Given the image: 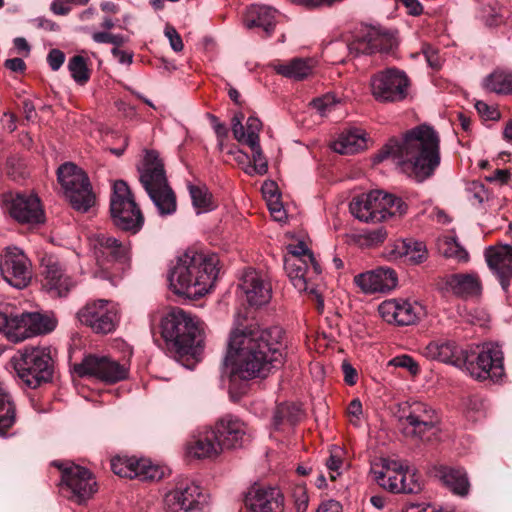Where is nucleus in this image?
I'll use <instances>...</instances> for the list:
<instances>
[{
    "mask_svg": "<svg viewBox=\"0 0 512 512\" xmlns=\"http://www.w3.org/2000/svg\"><path fill=\"white\" fill-rule=\"evenodd\" d=\"M285 332L279 326L246 327L231 331L226 362L232 360L231 376L242 380L265 378L284 363Z\"/></svg>",
    "mask_w": 512,
    "mask_h": 512,
    "instance_id": "nucleus-1",
    "label": "nucleus"
},
{
    "mask_svg": "<svg viewBox=\"0 0 512 512\" xmlns=\"http://www.w3.org/2000/svg\"><path fill=\"white\" fill-rule=\"evenodd\" d=\"M218 262L215 254L188 249L170 268L168 274L170 289L175 294L187 298L205 295L217 278Z\"/></svg>",
    "mask_w": 512,
    "mask_h": 512,
    "instance_id": "nucleus-2",
    "label": "nucleus"
},
{
    "mask_svg": "<svg viewBox=\"0 0 512 512\" xmlns=\"http://www.w3.org/2000/svg\"><path fill=\"white\" fill-rule=\"evenodd\" d=\"M440 160V137L430 125L421 124L406 131L402 139L391 137L374 160Z\"/></svg>",
    "mask_w": 512,
    "mask_h": 512,
    "instance_id": "nucleus-3",
    "label": "nucleus"
},
{
    "mask_svg": "<svg viewBox=\"0 0 512 512\" xmlns=\"http://www.w3.org/2000/svg\"><path fill=\"white\" fill-rule=\"evenodd\" d=\"M161 335L175 359L194 355L201 339L198 321L181 308H172L161 319Z\"/></svg>",
    "mask_w": 512,
    "mask_h": 512,
    "instance_id": "nucleus-4",
    "label": "nucleus"
},
{
    "mask_svg": "<svg viewBox=\"0 0 512 512\" xmlns=\"http://www.w3.org/2000/svg\"><path fill=\"white\" fill-rule=\"evenodd\" d=\"M57 319L52 314L34 312L17 313L0 306V333L13 343L52 332Z\"/></svg>",
    "mask_w": 512,
    "mask_h": 512,
    "instance_id": "nucleus-5",
    "label": "nucleus"
},
{
    "mask_svg": "<svg viewBox=\"0 0 512 512\" xmlns=\"http://www.w3.org/2000/svg\"><path fill=\"white\" fill-rule=\"evenodd\" d=\"M13 367L23 383L32 389L52 380L54 361L51 348L27 346L12 358Z\"/></svg>",
    "mask_w": 512,
    "mask_h": 512,
    "instance_id": "nucleus-6",
    "label": "nucleus"
},
{
    "mask_svg": "<svg viewBox=\"0 0 512 512\" xmlns=\"http://www.w3.org/2000/svg\"><path fill=\"white\" fill-rule=\"evenodd\" d=\"M110 214L114 226L131 234L138 233L144 225L143 213L135 202L129 186L123 180H117L113 184Z\"/></svg>",
    "mask_w": 512,
    "mask_h": 512,
    "instance_id": "nucleus-7",
    "label": "nucleus"
},
{
    "mask_svg": "<svg viewBox=\"0 0 512 512\" xmlns=\"http://www.w3.org/2000/svg\"><path fill=\"white\" fill-rule=\"evenodd\" d=\"M287 250L284 269L293 286L299 292L316 293L310 283L315 276L321 274L322 269L312 251L302 241L288 245Z\"/></svg>",
    "mask_w": 512,
    "mask_h": 512,
    "instance_id": "nucleus-8",
    "label": "nucleus"
},
{
    "mask_svg": "<svg viewBox=\"0 0 512 512\" xmlns=\"http://www.w3.org/2000/svg\"><path fill=\"white\" fill-rule=\"evenodd\" d=\"M57 178L70 205L85 213L95 204V195L85 171L74 162H64L57 169Z\"/></svg>",
    "mask_w": 512,
    "mask_h": 512,
    "instance_id": "nucleus-9",
    "label": "nucleus"
},
{
    "mask_svg": "<svg viewBox=\"0 0 512 512\" xmlns=\"http://www.w3.org/2000/svg\"><path fill=\"white\" fill-rule=\"evenodd\" d=\"M393 43V34L387 29L375 25H361L349 44L343 42L331 43L326 48V53L330 54L341 50L348 51L350 56L357 57L387 51L393 46Z\"/></svg>",
    "mask_w": 512,
    "mask_h": 512,
    "instance_id": "nucleus-10",
    "label": "nucleus"
},
{
    "mask_svg": "<svg viewBox=\"0 0 512 512\" xmlns=\"http://www.w3.org/2000/svg\"><path fill=\"white\" fill-rule=\"evenodd\" d=\"M371 474L379 486L392 493L416 494L422 489L416 474L396 460L380 459L372 465Z\"/></svg>",
    "mask_w": 512,
    "mask_h": 512,
    "instance_id": "nucleus-11",
    "label": "nucleus"
},
{
    "mask_svg": "<svg viewBox=\"0 0 512 512\" xmlns=\"http://www.w3.org/2000/svg\"><path fill=\"white\" fill-rule=\"evenodd\" d=\"M53 465L61 471L60 489L69 500L83 504L97 492L95 476L86 467L57 461Z\"/></svg>",
    "mask_w": 512,
    "mask_h": 512,
    "instance_id": "nucleus-12",
    "label": "nucleus"
},
{
    "mask_svg": "<svg viewBox=\"0 0 512 512\" xmlns=\"http://www.w3.org/2000/svg\"><path fill=\"white\" fill-rule=\"evenodd\" d=\"M465 370L477 380L497 381L505 375L502 347L494 342L483 343L478 353L469 351Z\"/></svg>",
    "mask_w": 512,
    "mask_h": 512,
    "instance_id": "nucleus-13",
    "label": "nucleus"
},
{
    "mask_svg": "<svg viewBox=\"0 0 512 512\" xmlns=\"http://www.w3.org/2000/svg\"><path fill=\"white\" fill-rule=\"evenodd\" d=\"M77 318L95 334L106 335L116 330L120 314L116 304L100 299L86 303L77 312Z\"/></svg>",
    "mask_w": 512,
    "mask_h": 512,
    "instance_id": "nucleus-14",
    "label": "nucleus"
},
{
    "mask_svg": "<svg viewBox=\"0 0 512 512\" xmlns=\"http://www.w3.org/2000/svg\"><path fill=\"white\" fill-rule=\"evenodd\" d=\"M373 97L379 102H398L408 94L409 80L406 74L389 68L375 74L370 81Z\"/></svg>",
    "mask_w": 512,
    "mask_h": 512,
    "instance_id": "nucleus-15",
    "label": "nucleus"
},
{
    "mask_svg": "<svg viewBox=\"0 0 512 512\" xmlns=\"http://www.w3.org/2000/svg\"><path fill=\"white\" fill-rule=\"evenodd\" d=\"M0 203L19 223L36 224L44 221L40 200L34 194L9 191L1 195Z\"/></svg>",
    "mask_w": 512,
    "mask_h": 512,
    "instance_id": "nucleus-16",
    "label": "nucleus"
},
{
    "mask_svg": "<svg viewBox=\"0 0 512 512\" xmlns=\"http://www.w3.org/2000/svg\"><path fill=\"white\" fill-rule=\"evenodd\" d=\"M0 273L8 284L22 289L32 279V265L22 250L6 247L0 254Z\"/></svg>",
    "mask_w": 512,
    "mask_h": 512,
    "instance_id": "nucleus-17",
    "label": "nucleus"
},
{
    "mask_svg": "<svg viewBox=\"0 0 512 512\" xmlns=\"http://www.w3.org/2000/svg\"><path fill=\"white\" fill-rule=\"evenodd\" d=\"M166 512H206V496L192 481L181 482L166 494Z\"/></svg>",
    "mask_w": 512,
    "mask_h": 512,
    "instance_id": "nucleus-18",
    "label": "nucleus"
},
{
    "mask_svg": "<svg viewBox=\"0 0 512 512\" xmlns=\"http://www.w3.org/2000/svg\"><path fill=\"white\" fill-rule=\"evenodd\" d=\"M90 246L97 264L105 271L112 264H125L130 259V246L105 234L96 233L90 237Z\"/></svg>",
    "mask_w": 512,
    "mask_h": 512,
    "instance_id": "nucleus-19",
    "label": "nucleus"
},
{
    "mask_svg": "<svg viewBox=\"0 0 512 512\" xmlns=\"http://www.w3.org/2000/svg\"><path fill=\"white\" fill-rule=\"evenodd\" d=\"M74 371L80 377L91 376L110 384L122 381L128 376V369L124 365L95 355H88L75 364Z\"/></svg>",
    "mask_w": 512,
    "mask_h": 512,
    "instance_id": "nucleus-20",
    "label": "nucleus"
},
{
    "mask_svg": "<svg viewBox=\"0 0 512 512\" xmlns=\"http://www.w3.org/2000/svg\"><path fill=\"white\" fill-rule=\"evenodd\" d=\"M378 312L384 321L398 326L414 325L425 314L424 307L420 303L402 298L383 301L378 306Z\"/></svg>",
    "mask_w": 512,
    "mask_h": 512,
    "instance_id": "nucleus-21",
    "label": "nucleus"
},
{
    "mask_svg": "<svg viewBox=\"0 0 512 512\" xmlns=\"http://www.w3.org/2000/svg\"><path fill=\"white\" fill-rule=\"evenodd\" d=\"M244 114L237 112L231 120V129L234 138L241 144L247 145L252 153V160H260L263 156L260 146L259 133L262 130V122L255 116H250L246 125H243Z\"/></svg>",
    "mask_w": 512,
    "mask_h": 512,
    "instance_id": "nucleus-22",
    "label": "nucleus"
},
{
    "mask_svg": "<svg viewBox=\"0 0 512 512\" xmlns=\"http://www.w3.org/2000/svg\"><path fill=\"white\" fill-rule=\"evenodd\" d=\"M42 268V287L52 297L66 296L75 286V282L66 274L61 264L52 257L42 260Z\"/></svg>",
    "mask_w": 512,
    "mask_h": 512,
    "instance_id": "nucleus-23",
    "label": "nucleus"
},
{
    "mask_svg": "<svg viewBox=\"0 0 512 512\" xmlns=\"http://www.w3.org/2000/svg\"><path fill=\"white\" fill-rule=\"evenodd\" d=\"M486 261L501 284L508 298H512V246L489 247L485 253Z\"/></svg>",
    "mask_w": 512,
    "mask_h": 512,
    "instance_id": "nucleus-24",
    "label": "nucleus"
},
{
    "mask_svg": "<svg viewBox=\"0 0 512 512\" xmlns=\"http://www.w3.org/2000/svg\"><path fill=\"white\" fill-rule=\"evenodd\" d=\"M423 354L429 359L438 360L465 370L469 351L460 347L453 340L438 339L427 344Z\"/></svg>",
    "mask_w": 512,
    "mask_h": 512,
    "instance_id": "nucleus-25",
    "label": "nucleus"
},
{
    "mask_svg": "<svg viewBox=\"0 0 512 512\" xmlns=\"http://www.w3.org/2000/svg\"><path fill=\"white\" fill-rule=\"evenodd\" d=\"M213 428L223 450L240 448L249 438L246 424L233 415H225Z\"/></svg>",
    "mask_w": 512,
    "mask_h": 512,
    "instance_id": "nucleus-26",
    "label": "nucleus"
},
{
    "mask_svg": "<svg viewBox=\"0 0 512 512\" xmlns=\"http://www.w3.org/2000/svg\"><path fill=\"white\" fill-rule=\"evenodd\" d=\"M405 420L408 423L405 428L407 433L419 439H424L427 433L433 432L439 423L435 410L422 402H414L410 405Z\"/></svg>",
    "mask_w": 512,
    "mask_h": 512,
    "instance_id": "nucleus-27",
    "label": "nucleus"
},
{
    "mask_svg": "<svg viewBox=\"0 0 512 512\" xmlns=\"http://www.w3.org/2000/svg\"><path fill=\"white\" fill-rule=\"evenodd\" d=\"M397 282L396 272L384 267L354 277V283L366 294L390 291L397 286Z\"/></svg>",
    "mask_w": 512,
    "mask_h": 512,
    "instance_id": "nucleus-28",
    "label": "nucleus"
},
{
    "mask_svg": "<svg viewBox=\"0 0 512 512\" xmlns=\"http://www.w3.org/2000/svg\"><path fill=\"white\" fill-rule=\"evenodd\" d=\"M248 512H283L284 498L278 488H254L246 495Z\"/></svg>",
    "mask_w": 512,
    "mask_h": 512,
    "instance_id": "nucleus-29",
    "label": "nucleus"
},
{
    "mask_svg": "<svg viewBox=\"0 0 512 512\" xmlns=\"http://www.w3.org/2000/svg\"><path fill=\"white\" fill-rule=\"evenodd\" d=\"M240 288L251 306L266 305L272 297L271 284L255 270H247L240 283Z\"/></svg>",
    "mask_w": 512,
    "mask_h": 512,
    "instance_id": "nucleus-30",
    "label": "nucleus"
},
{
    "mask_svg": "<svg viewBox=\"0 0 512 512\" xmlns=\"http://www.w3.org/2000/svg\"><path fill=\"white\" fill-rule=\"evenodd\" d=\"M390 260L403 259L413 265L421 264L428 257L426 244L414 239H400L388 245L385 249Z\"/></svg>",
    "mask_w": 512,
    "mask_h": 512,
    "instance_id": "nucleus-31",
    "label": "nucleus"
},
{
    "mask_svg": "<svg viewBox=\"0 0 512 512\" xmlns=\"http://www.w3.org/2000/svg\"><path fill=\"white\" fill-rule=\"evenodd\" d=\"M223 451L214 428L198 432L187 444V454L197 459L213 460Z\"/></svg>",
    "mask_w": 512,
    "mask_h": 512,
    "instance_id": "nucleus-32",
    "label": "nucleus"
},
{
    "mask_svg": "<svg viewBox=\"0 0 512 512\" xmlns=\"http://www.w3.org/2000/svg\"><path fill=\"white\" fill-rule=\"evenodd\" d=\"M434 476L455 495L464 497L469 493L470 482L462 467L439 465L434 468Z\"/></svg>",
    "mask_w": 512,
    "mask_h": 512,
    "instance_id": "nucleus-33",
    "label": "nucleus"
},
{
    "mask_svg": "<svg viewBox=\"0 0 512 512\" xmlns=\"http://www.w3.org/2000/svg\"><path fill=\"white\" fill-rule=\"evenodd\" d=\"M277 11L268 5L253 4L246 10L244 16V26L248 29L262 28L266 36H270L276 25Z\"/></svg>",
    "mask_w": 512,
    "mask_h": 512,
    "instance_id": "nucleus-34",
    "label": "nucleus"
},
{
    "mask_svg": "<svg viewBox=\"0 0 512 512\" xmlns=\"http://www.w3.org/2000/svg\"><path fill=\"white\" fill-rule=\"evenodd\" d=\"M367 147V133L359 128L342 132L330 145V148L340 155H353Z\"/></svg>",
    "mask_w": 512,
    "mask_h": 512,
    "instance_id": "nucleus-35",
    "label": "nucleus"
},
{
    "mask_svg": "<svg viewBox=\"0 0 512 512\" xmlns=\"http://www.w3.org/2000/svg\"><path fill=\"white\" fill-rule=\"evenodd\" d=\"M137 170L139 180L147 193L168 184L162 162H142Z\"/></svg>",
    "mask_w": 512,
    "mask_h": 512,
    "instance_id": "nucleus-36",
    "label": "nucleus"
},
{
    "mask_svg": "<svg viewBox=\"0 0 512 512\" xmlns=\"http://www.w3.org/2000/svg\"><path fill=\"white\" fill-rule=\"evenodd\" d=\"M351 214L363 222H381L384 220L378 205L372 199V191L353 198L349 205Z\"/></svg>",
    "mask_w": 512,
    "mask_h": 512,
    "instance_id": "nucleus-37",
    "label": "nucleus"
},
{
    "mask_svg": "<svg viewBox=\"0 0 512 512\" xmlns=\"http://www.w3.org/2000/svg\"><path fill=\"white\" fill-rule=\"evenodd\" d=\"M444 281L446 288L460 297L478 295L481 291L480 281L473 274H451Z\"/></svg>",
    "mask_w": 512,
    "mask_h": 512,
    "instance_id": "nucleus-38",
    "label": "nucleus"
},
{
    "mask_svg": "<svg viewBox=\"0 0 512 512\" xmlns=\"http://www.w3.org/2000/svg\"><path fill=\"white\" fill-rule=\"evenodd\" d=\"M372 199L378 205L380 214H383L384 220L396 215H403L407 210L405 202L392 194L381 190L372 191Z\"/></svg>",
    "mask_w": 512,
    "mask_h": 512,
    "instance_id": "nucleus-39",
    "label": "nucleus"
},
{
    "mask_svg": "<svg viewBox=\"0 0 512 512\" xmlns=\"http://www.w3.org/2000/svg\"><path fill=\"white\" fill-rule=\"evenodd\" d=\"M147 194L157 208L159 215L168 216L176 212V195L169 184L163 186V188L149 191Z\"/></svg>",
    "mask_w": 512,
    "mask_h": 512,
    "instance_id": "nucleus-40",
    "label": "nucleus"
},
{
    "mask_svg": "<svg viewBox=\"0 0 512 512\" xmlns=\"http://www.w3.org/2000/svg\"><path fill=\"white\" fill-rule=\"evenodd\" d=\"M397 172L408 178L422 182L430 177L440 162H395Z\"/></svg>",
    "mask_w": 512,
    "mask_h": 512,
    "instance_id": "nucleus-41",
    "label": "nucleus"
},
{
    "mask_svg": "<svg viewBox=\"0 0 512 512\" xmlns=\"http://www.w3.org/2000/svg\"><path fill=\"white\" fill-rule=\"evenodd\" d=\"M274 69L278 74L295 80H302L312 72L310 61L302 58H294L287 63L277 64Z\"/></svg>",
    "mask_w": 512,
    "mask_h": 512,
    "instance_id": "nucleus-42",
    "label": "nucleus"
},
{
    "mask_svg": "<svg viewBox=\"0 0 512 512\" xmlns=\"http://www.w3.org/2000/svg\"><path fill=\"white\" fill-rule=\"evenodd\" d=\"M187 188L192 204L198 210V213L212 211L216 207L212 194L205 184L188 182Z\"/></svg>",
    "mask_w": 512,
    "mask_h": 512,
    "instance_id": "nucleus-43",
    "label": "nucleus"
},
{
    "mask_svg": "<svg viewBox=\"0 0 512 512\" xmlns=\"http://www.w3.org/2000/svg\"><path fill=\"white\" fill-rule=\"evenodd\" d=\"M484 88L497 94L512 93V72L495 71L484 79Z\"/></svg>",
    "mask_w": 512,
    "mask_h": 512,
    "instance_id": "nucleus-44",
    "label": "nucleus"
},
{
    "mask_svg": "<svg viewBox=\"0 0 512 512\" xmlns=\"http://www.w3.org/2000/svg\"><path fill=\"white\" fill-rule=\"evenodd\" d=\"M302 417L301 408L294 403L277 405L273 414V426L278 429L282 424H296Z\"/></svg>",
    "mask_w": 512,
    "mask_h": 512,
    "instance_id": "nucleus-45",
    "label": "nucleus"
},
{
    "mask_svg": "<svg viewBox=\"0 0 512 512\" xmlns=\"http://www.w3.org/2000/svg\"><path fill=\"white\" fill-rule=\"evenodd\" d=\"M68 70L73 80L79 85H85L90 79L87 61L80 55H75L69 59Z\"/></svg>",
    "mask_w": 512,
    "mask_h": 512,
    "instance_id": "nucleus-46",
    "label": "nucleus"
},
{
    "mask_svg": "<svg viewBox=\"0 0 512 512\" xmlns=\"http://www.w3.org/2000/svg\"><path fill=\"white\" fill-rule=\"evenodd\" d=\"M137 465H134V470L137 474L134 475V478H138L140 480H158L163 476L162 469L153 464L150 459L147 458H137Z\"/></svg>",
    "mask_w": 512,
    "mask_h": 512,
    "instance_id": "nucleus-47",
    "label": "nucleus"
},
{
    "mask_svg": "<svg viewBox=\"0 0 512 512\" xmlns=\"http://www.w3.org/2000/svg\"><path fill=\"white\" fill-rule=\"evenodd\" d=\"M439 250L447 258L467 261L468 252L460 245L455 237H444L439 241Z\"/></svg>",
    "mask_w": 512,
    "mask_h": 512,
    "instance_id": "nucleus-48",
    "label": "nucleus"
},
{
    "mask_svg": "<svg viewBox=\"0 0 512 512\" xmlns=\"http://www.w3.org/2000/svg\"><path fill=\"white\" fill-rule=\"evenodd\" d=\"M137 464L136 457L116 456L111 459V469L120 477L134 478L137 473L133 467Z\"/></svg>",
    "mask_w": 512,
    "mask_h": 512,
    "instance_id": "nucleus-49",
    "label": "nucleus"
},
{
    "mask_svg": "<svg viewBox=\"0 0 512 512\" xmlns=\"http://www.w3.org/2000/svg\"><path fill=\"white\" fill-rule=\"evenodd\" d=\"M467 198L472 205H481L488 200V192L484 185L478 181L470 182L466 187Z\"/></svg>",
    "mask_w": 512,
    "mask_h": 512,
    "instance_id": "nucleus-50",
    "label": "nucleus"
},
{
    "mask_svg": "<svg viewBox=\"0 0 512 512\" xmlns=\"http://www.w3.org/2000/svg\"><path fill=\"white\" fill-rule=\"evenodd\" d=\"M342 454L341 448L334 447L330 452V456L326 459V467L329 470L332 481L336 480L341 474L340 469L343 466Z\"/></svg>",
    "mask_w": 512,
    "mask_h": 512,
    "instance_id": "nucleus-51",
    "label": "nucleus"
},
{
    "mask_svg": "<svg viewBox=\"0 0 512 512\" xmlns=\"http://www.w3.org/2000/svg\"><path fill=\"white\" fill-rule=\"evenodd\" d=\"M337 103L338 100L336 96L332 94H326L323 97L314 99L311 102L313 108L316 109L321 116H325L327 113H329Z\"/></svg>",
    "mask_w": 512,
    "mask_h": 512,
    "instance_id": "nucleus-52",
    "label": "nucleus"
},
{
    "mask_svg": "<svg viewBox=\"0 0 512 512\" xmlns=\"http://www.w3.org/2000/svg\"><path fill=\"white\" fill-rule=\"evenodd\" d=\"M92 39L96 43L112 44L117 48L128 41V39L121 34H111L109 32H94Z\"/></svg>",
    "mask_w": 512,
    "mask_h": 512,
    "instance_id": "nucleus-53",
    "label": "nucleus"
},
{
    "mask_svg": "<svg viewBox=\"0 0 512 512\" xmlns=\"http://www.w3.org/2000/svg\"><path fill=\"white\" fill-rule=\"evenodd\" d=\"M504 17V11L499 6H488L483 9L482 18L488 26L497 25Z\"/></svg>",
    "mask_w": 512,
    "mask_h": 512,
    "instance_id": "nucleus-54",
    "label": "nucleus"
},
{
    "mask_svg": "<svg viewBox=\"0 0 512 512\" xmlns=\"http://www.w3.org/2000/svg\"><path fill=\"white\" fill-rule=\"evenodd\" d=\"M0 169L14 181H19L25 177V170L21 162H4Z\"/></svg>",
    "mask_w": 512,
    "mask_h": 512,
    "instance_id": "nucleus-55",
    "label": "nucleus"
},
{
    "mask_svg": "<svg viewBox=\"0 0 512 512\" xmlns=\"http://www.w3.org/2000/svg\"><path fill=\"white\" fill-rule=\"evenodd\" d=\"M390 365L395 367L406 368L412 374H417L419 372V365L417 362L408 355L397 356L390 361Z\"/></svg>",
    "mask_w": 512,
    "mask_h": 512,
    "instance_id": "nucleus-56",
    "label": "nucleus"
},
{
    "mask_svg": "<svg viewBox=\"0 0 512 512\" xmlns=\"http://www.w3.org/2000/svg\"><path fill=\"white\" fill-rule=\"evenodd\" d=\"M241 169L250 176L264 175L268 171V162H239Z\"/></svg>",
    "mask_w": 512,
    "mask_h": 512,
    "instance_id": "nucleus-57",
    "label": "nucleus"
},
{
    "mask_svg": "<svg viewBox=\"0 0 512 512\" xmlns=\"http://www.w3.org/2000/svg\"><path fill=\"white\" fill-rule=\"evenodd\" d=\"M164 34L168 38L170 46L175 52H180L183 50L184 45L182 38L173 26L166 25Z\"/></svg>",
    "mask_w": 512,
    "mask_h": 512,
    "instance_id": "nucleus-58",
    "label": "nucleus"
},
{
    "mask_svg": "<svg viewBox=\"0 0 512 512\" xmlns=\"http://www.w3.org/2000/svg\"><path fill=\"white\" fill-rule=\"evenodd\" d=\"M475 108L485 120H497L500 117V113L496 108L489 106L483 101H477Z\"/></svg>",
    "mask_w": 512,
    "mask_h": 512,
    "instance_id": "nucleus-59",
    "label": "nucleus"
},
{
    "mask_svg": "<svg viewBox=\"0 0 512 512\" xmlns=\"http://www.w3.org/2000/svg\"><path fill=\"white\" fill-rule=\"evenodd\" d=\"M210 119L211 126L218 138L219 144L222 145L223 140L228 136V128L226 125L219 121V119L212 115H208Z\"/></svg>",
    "mask_w": 512,
    "mask_h": 512,
    "instance_id": "nucleus-60",
    "label": "nucleus"
},
{
    "mask_svg": "<svg viewBox=\"0 0 512 512\" xmlns=\"http://www.w3.org/2000/svg\"><path fill=\"white\" fill-rule=\"evenodd\" d=\"M64 60V53L58 49H52L47 56L48 64L53 71H57L63 65Z\"/></svg>",
    "mask_w": 512,
    "mask_h": 512,
    "instance_id": "nucleus-61",
    "label": "nucleus"
},
{
    "mask_svg": "<svg viewBox=\"0 0 512 512\" xmlns=\"http://www.w3.org/2000/svg\"><path fill=\"white\" fill-rule=\"evenodd\" d=\"M267 201H268L269 211L276 221H282L284 218H286V212L283 209V206L280 203L278 197H276L275 200L268 199Z\"/></svg>",
    "mask_w": 512,
    "mask_h": 512,
    "instance_id": "nucleus-62",
    "label": "nucleus"
},
{
    "mask_svg": "<svg viewBox=\"0 0 512 512\" xmlns=\"http://www.w3.org/2000/svg\"><path fill=\"white\" fill-rule=\"evenodd\" d=\"M387 237V232L383 227L376 228L367 232L365 238L371 245L382 243Z\"/></svg>",
    "mask_w": 512,
    "mask_h": 512,
    "instance_id": "nucleus-63",
    "label": "nucleus"
},
{
    "mask_svg": "<svg viewBox=\"0 0 512 512\" xmlns=\"http://www.w3.org/2000/svg\"><path fill=\"white\" fill-rule=\"evenodd\" d=\"M50 10L55 15L65 16L71 12L72 8L68 3H65L63 0H53L50 5Z\"/></svg>",
    "mask_w": 512,
    "mask_h": 512,
    "instance_id": "nucleus-64",
    "label": "nucleus"
}]
</instances>
